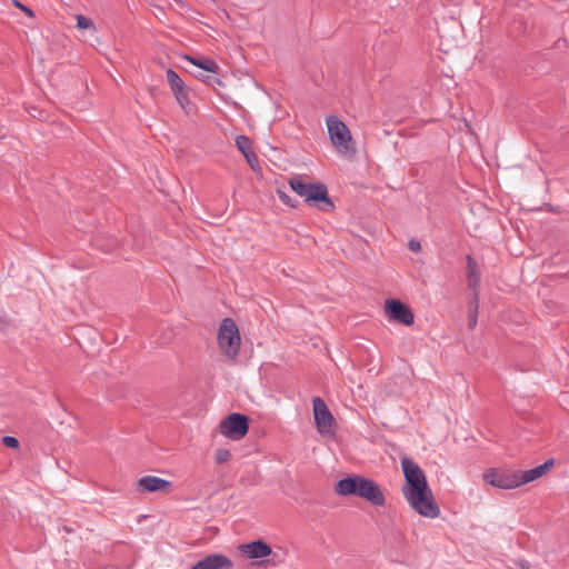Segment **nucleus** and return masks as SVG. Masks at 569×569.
<instances>
[{
	"instance_id": "nucleus-11",
	"label": "nucleus",
	"mask_w": 569,
	"mask_h": 569,
	"mask_svg": "<svg viewBox=\"0 0 569 569\" xmlns=\"http://www.w3.org/2000/svg\"><path fill=\"white\" fill-rule=\"evenodd\" d=\"M137 486L140 490L148 492H170L172 483L166 479L156 476H144L137 481Z\"/></svg>"
},
{
	"instance_id": "nucleus-19",
	"label": "nucleus",
	"mask_w": 569,
	"mask_h": 569,
	"mask_svg": "<svg viewBox=\"0 0 569 569\" xmlns=\"http://www.w3.org/2000/svg\"><path fill=\"white\" fill-rule=\"evenodd\" d=\"M77 27L81 30L92 29L94 30L93 21L82 14L76 16Z\"/></svg>"
},
{
	"instance_id": "nucleus-23",
	"label": "nucleus",
	"mask_w": 569,
	"mask_h": 569,
	"mask_svg": "<svg viewBox=\"0 0 569 569\" xmlns=\"http://www.w3.org/2000/svg\"><path fill=\"white\" fill-rule=\"evenodd\" d=\"M13 4L19 8L21 11H23L27 16H29L30 18H32L34 14H33V11L31 9H29L28 7H26L24 4L20 3L19 1L17 0H13Z\"/></svg>"
},
{
	"instance_id": "nucleus-15",
	"label": "nucleus",
	"mask_w": 569,
	"mask_h": 569,
	"mask_svg": "<svg viewBox=\"0 0 569 569\" xmlns=\"http://www.w3.org/2000/svg\"><path fill=\"white\" fill-rule=\"evenodd\" d=\"M183 59L192 63L193 66L201 68L204 71L217 73L219 71V66L212 59H197L191 56H184Z\"/></svg>"
},
{
	"instance_id": "nucleus-21",
	"label": "nucleus",
	"mask_w": 569,
	"mask_h": 569,
	"mask_svg": "<svg viewBox=\"0 0 569 569\" xmlns=\"http://www.w3.org/2000/svg\"><path fill=\"white\" fill-rule=\"evenodd\" d=\"M2 443L8 447V448H12V449H17L19 447V441L17 438L14 437H11V436H6L2 438Z\"/></svg>"
},
{
	"instance_id": "nucleus-1",
	"label": "nucleus",
	"mask_w": 569,
	"mask_h": 569,
	"mask_svg": "<svg viewBox=\"0 0 569 569\" xmlns=\"http://www.w3.org/2000/svg\"><path fill=\"white\" fill-rule=\"evenodd\" d=\"M401 467L406 479L402 493L410 508L421 517L438 518L440 508L422 469L409 458L401 459Z\"/></svg>"
},
{
	"instance_id": "nucleus-7",
	"label": "nucleus",
	"mask_w": 569,
	"mask_h": 569,
	"mask_svg": "<svg viewBox=\"0 0 569 569\" xmlns=\"http://www.w3.org/2000/svg\"><path fill=\"white\" fill-rule=\"evenodd\" d=\"M249 417L233 412L223 418L217 429L221 436L232 441L242 440L249 431Z\"/></svg>"
},
{
	"instance_id": "nucleus-27",
	"label": "nucleus",
	"mask_w": 569,
	"mask_h": 569,
	"mask_svg": "<svg viewBox=\"0 0 569 569\" xmlns=\"http://www.w3.org/2000/svg\"><path fill=\"white\" fill-rule=\"evenodd\" d=\"M177 3L181 4L182 0H174Z\"/></svg>"
},
{
	"instance_id": "nucleus-14",
	"label": "nucleus",
	"mask_w": 569,
	"mask_h": 569,
	"mask_svg": "<svg viewBox=\"0 0 569 569\" xmlns=\"http://www.w3.org/2000/svg\"><path fill=\"white\" fill-rule=\"evenodd\" d=\"M467 282L468 288L473 291V298H479L480 274L477 262L471 256L467 257Z\"/></svg>"
},
{
	"instance_id": "nucleus-6",
	"label": "nucleus",
	"mask_w": 569,
	"mask_h": 569,
	"mask_svg": "<svg viewBox=\"0 0 569 569\" xmlns=\"http://www.w3.org/2000/svg\"><path fill=\"white\" fill-rule=\"evenodd\" d=\"M289 186L307 202H325L329 207H333V203L329 199L327 188L322 183L305 182L301 176H295L289 179Z\"/></svg>"
},
{
	"instance_id": "nucleus-18",
	"label": "nucleus",
	"mask_w": 569,
	"mask_h": 569,
	"mask_svg": "<svg viewBox=\"0 0 569 569\" xmlns=\"http://www.w3.org/2000/svg\"><path fill=\"white\" fill-rule=\"evenodd\" d=\"M231 451L227 448H218L214 451V461L217 465L227 463L231 459Z\"/></svg>"
},
{
	"instance_id": "nucleus-16",
	"label": "nucleus",
	"mask_w": 569,
	"mask_h": 569,
	"mask_svg": "<svg viewBox=\"0 0 569 569\" xmlns=\"http://www.w3.org/2000/svg\"><path fill=\"white\" fill-rule=\"evenodd\" d=\"M478 308H479L478 299L476 300L473 298V300L470 302L469 311H468V326H469L470 330H473L477 327Z\"/></svg>"
},
{
	"instance_id": "nucleus-22",
	"label": "nucleus",
	"mask_w": 569,
	"mask_h": 569,
	"mask_svg": "<svg viewBox=\"0 0 569 569\" xmlns=\"http://www.w3.org/2000/svg\"><path fill=\"white\" fill-rule=\"evenodd\" d=\"M248 164L253 169L256 170L257 169V166H258V158H257V154L251 151L250 153L246 154L244 156Z\"/></svg>"
},
{
	"instance_id": "nucleus-8",
	"label": "nucleus",
	"mask_w": 569,
	"mask_h": 569,
	"mask_svg": "<svg viewBox=\"0 0 569 569\" xmlns=\"http://www.w3.org/2000/svg\"><path fill=\"white\" fill-rule=\"evenodd\" d=\"M312 411L318 432L322 436H333L336 420L321 398L316 397L312 400Z\"/></svg>"
},
{
	"instance_id": "nucleus-17",
	"label": "nucleus",
	"mask_w": 569,
	"mask_h": 569,
	"mask_svg": "<svg viewBox=\"0 0 569 569\" xmlns=\"http://www.w3.org/2000/svg\"><path fill=\"white\" fill-rule=\"evenodd\" d=\"M236 146L239 149V151L243 154V157L253 151L251 148V141L246 136H238L236 139Z\"/></svg>"
},
{
	"instance_id": "nucleus-25",
	"label": "nucleus",
	"mask_w": 569,
	"mask_h": 569,
	"mask_svg": "<svg viewBox=\"0 0 569 569\" xmlns=\"http://www.w3.org/2000/svg\"><path fill=\"white\" fill-rule=\"evenodd\" d=\"M409 249L412 250V251H419L420 248H421V244L420 242L416 241V240H411L409 241Z\"/></svg>"
},
{
	"instance_id": "nucleus-4",
	"label": "nucleus",
	"mask_w": 569,
	"mask_h": 569,
	"mask_svg": "<svg viewBox=\"0 0 569 569\" xmlns=\"http://www.w3.org/2000/svg\"><path fill=\"white\" fill-rule=\"evenodd\" d=\"M326 126L330 142L341 157L352 159L357 153L356 142L347 124L337 116H328Z\"/></svg>"
},
{
	"instance_id": "nucleus-24",
	"label": "nucleus",
	"mask_w": 569,
	"mask_h": 569,
	"mask_svg": "<svg viewBox=\"0 0 569 569\" xmlns=\"http://www.w3.org/2000/svg\"><path fill=\"white\" fill-rule=\"evenodd\" d=\"M198 78L200 80H202L203 82H207V83H210L211 81H213L217 84H222V81L219 78H211V77L206 76V74H200V76H198Z\"/></svg>"
},
{
	"instance_id": "nucleus-3",
	"label": "nucleus",
	"mask_w": 569,
	"mask_h": 569,
	"mask_svg": "<svg viewBox=\"0 0 569 569\" xmlns=\"http://www.w3.org/2000/svg\"><path fill=\"white\" fill-rule=\"evenodd\" d=\"M335 490L339 496H356L375 507L386 506V496L381 487L372 479L359 475H351L340 479L336 483Z\"/></svg>"
},
{
	"instance_id": "nucleus-13",
	"label": "nucleus",
	"mask_w": 569,
	"mask_h": 569,
	"mask_svg": "<svg viewBox=\"0 0 569 569\" xmlns=\"http://www.w3.org/2000/svg\"><path fill=\"white\" fill-rule=\"evenodd\" d=\"M232 561L223 555H210L199 560L191 569H231Z\"/></svg>"
},
{
	"instance_id": "nucleus-9",
	"label": "nucleus",
	"mask_w": 569,
	"mask_h": 569,
	"mask_svg": "<svg viewBox=\"0 0 569 569\" xmlns=\"http://www.w3.org/2000/svg\"><path fill=\"white\" fill-rule=\"evenodd\" d=\"M385 312L389 320L398 321L405 326H411L415 320L411 310L400 300H387L385 303Z\"/></svg>"
},
{
	"instance_id": "nucleus-2",
	"label": "nucleus",
	"mask_w": 569,
	"mask_h": 569,
	"mask_svg": "<svg viewBox=\"0 0 569 569\" xmlns=\"http://www.w3.org/2000/svg\"><path fill=\"white\" fill-rule=\"evenodd\" d=\"M553 459L530 470H513L505 468H489L482 479L487 485L498 489L512 490L543 477L553 466Z\"/></svg>"
},
{
	"instance_id": "nucleus-26",
	"label": "nucleus",
	"mask_w": 569,
	"mask_h": 569,
	"mask_svg": "<svg viewBox=\"0 0 569 569\" xmlns=\"http://www.w3.org/2000/svg\"><path fill=\"white\" fill-rule=\"evenodd\" d=\"M517 566H518V569H531L529 563H527L526 561H518L517 562Z\"/></svg>"
},
{
	"instance_id": "nucleus-12",
	"label": "nucleus",
	"mask_w": 569,
	"mask_h": 569,
	"mask_svg": "<svg viewBox=\"0 0 569 569\" xmlns=\"http://www.w3.org/2000/svg\"><path fill=\"white\" fill-rule=\"evenodd\" d=\"M240 551L248 559H262L267 558L271 555L272 550L269 545L263 542L262 540H257L250 543H244L240 546Z\"/></svg>"
},
{
	"instance_id": "nucleus-20",
	"label": "nucleus",
	"mask_w": 569,
	"mask_h": 569,
	"mask_svg": "<svg viewBox=\"0 0 569 569\" xmlns=\"http://www.w3.org/2000/svg\"><path fill=\"white\" fill-rule=\"evenodd\" d=\"M277 194L283 204L292 207V208L296 207V203L293 202L292 198L289 194H287L284 191H282L281 189H277Z\"/></svg>"
},
{
	"instance_id": "nucleus-10",
	"label": "nucleus",
	"mask_w": 569,
	"mask_h": 569,
	"mask_svg": "<svg viewBox=\"0 0 569 569\" xmlns=\"http://www.w3.org/2000/svg\"><path fill=\"white\" fill-rule=\"evenodd\" d=\"M166 76H167V81L170 86V89H171L177 102L183 109H186L190 104V100H189L188 89H187L184 82L178 76V73L172 69H168L166 71Z\"/></svg>"
},
{
	"instance_id": "nucleus-5",
	"label": "nucleus",
	"mask_w": 569,
	"mask_h": 569,
	"mask_svg": "<svg viewBox=\"0 0 569 569\" xmlns=\"http://www.w3.org/2000/svg\"><path fill=\"white\" fill-rule=\"evenodd\" d=\"M217 343L219 351L230 361H234L240 352L241 336L238 326L231 318H224L218 328Z\"/></svg>"
}]
</instances>
